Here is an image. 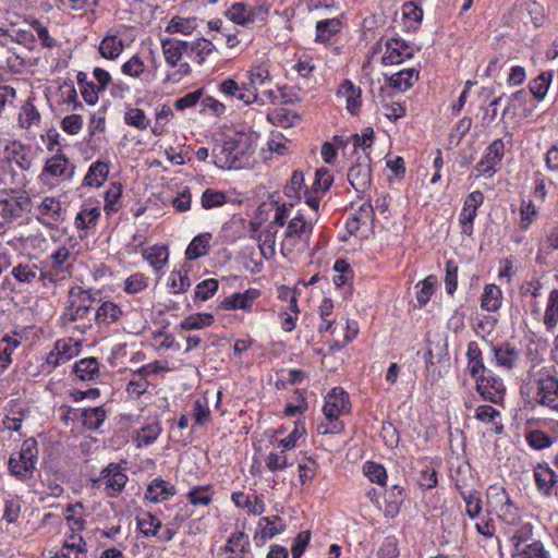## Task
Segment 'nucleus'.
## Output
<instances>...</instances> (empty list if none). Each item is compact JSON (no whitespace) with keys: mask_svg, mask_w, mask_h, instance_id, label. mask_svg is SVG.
<instances>
[{"mask_svg":"<svg viewBox=\"0 0 558 558\" xmlns=\"http://www.w3.org/2000/svg\"><path fill=\"white\" fill-rule=\"evenodd\" d=\"M252 153L251 138L245 134H236L213 149L214 163L220 169H242L248 165Z\"/></svg>","mask_w":558,"mask_h":558,"instance_id":"f257e3e1","label":"nucleus"},{"mask_svg":"<svg viewBox=\"0 0 558 558\" xmlns=\"http://www.w3.org/2000/svg\"><path fill=\"white\" fill-rule=\"evenodd\" d=\"M94 302L95 299L89 291L78 286L72 287L68 293L62 317L69 323L82 320V328H90L94 319Z\"/></svg>","mask_w":558,"mask_h":558,"instance_id":"f03ea898","label":"nucleus"},{"mask_svg":"<svg viewBox=\"0 0 558 558\" xmlns=\"http://www.w3.org/2000/svg\"><path fill=\"white\" fill-rule=\"evenodd\" d=\"M38 458L37 441L35 438H27L23 441L20 452L12 454L9 459V470L19 480H27L33 476Z\"/></svg>","mask_w":558,"mask_h":558,"instance_id":"7ed1b4c3","label":"nucleus"},{"mask_svg":"<svg viewBox=\"0 0 558 558\" xmlns=\"http://www.w3.org/2000/svg\"><path fill=\"white\" fill-rule=\"evenodd\" d=\"M532 389L536 403L550 410H558V378L546 369H541L534 375Z\"/></svg>","mask_w":558,"mask_h":558,"instance_id":"20e7f679","label":"nucleus"},{"mask_svg":"<svg viewBox=\"0 0 558 558\" xmlns=\"http://www.w3.org/2000/svg\"><path fill=\"white\" fill-rule=\"evenodd\" d=\"M32 210V199L26 193L15 190L0 191V216L12 222Z\"/></svg>","mask_w":558,"mask_h":558,"instance_id":"39448f33","label":"nucleus"},{"mask_svg":"<svg viewBox=\"0 0 558 558\" xmlns=\"http://www.w3.org/2000/svg\"><path fill=\"white\" fill-rule=\"evenodd\" d=\"M313 229V222L311 220H305L301 213L291 218L283 233V240L281 244L282 254L286 255V252H293L296 245V240L301 241L305 246H308Z\"/></svg>","mask_w":558,"mask_h":558,"instance_id":"423d86ee","label":"nucleus"},{"mask_svg":"<svg viewBox=\"0 0 558 558\" xmlns=\"http://www.w3.org/2000/svg\"><path fill=\"white\" fill-rule=\"evenodd\" d=\"M96 487L104 486L109 497H117L122 493L128 482V475L119 464L110 463L101 472L99 477L93 480Z\"/></svg>","mask_w":558,"mask_h":558,"instance_id":"0eeeda50","label":"nucleus"},{"mask_svg":"<svg viewBox=\"0 0 558 558\" xmlns=\"http://www.w3.org/2000/svg\"><path fill=\"white\" fill-rule=\"evenodd\" d=\"M70 256L71 253L66 246H61L53 252L46 260L49 269L40 271L41 282L45 284L46 281L57 282L64 279L70 274L71 265L68 264Z\"/></svg>","mask_w":558,"mask_h":558,"instance_id":"6e6552de","label":"nucleus"},{"mask_svg":"<svg viewBox=\"0 0 558 558\" xmlns=\"http://www.w3.org/2000/svg\"><path fill=\"white\" fill-rule=\"evenodd\" d=\"M371 158L367 154L359 156L355 163L349 169L348 181L357 192H364L371 184Z\"/></svg>","mask_w":558,"mask_h":558,"instance_id":"1a4fd4ad","label":"nucleus"},{"mask_svg":"<svg viewBox=\"0 0 558 558\" xmlns=\"http://www.w3.org/2000/svg\"><path fill=\"white\" fill-rule=\"evenodd\" d=\"M476 380V391L483 397V399L490 401L492 403L502 402L506 388L502 380L492 374H481Z\"/></svg>","mask_w":558,"mask_h":558,"instance_id":"9d476101","label":"nucleus"},{"mask_svg":"<svg viewBox=\"0 0 558 558\" xmlns=\"http://www.w3.org/2000/svg\"><path fill=\"white\" fill-rule=\"evenodd\" d=\"M81 351V343L72 338L56 341L53 350L47 355L46 363L53 368L64 364Z\"/></svg>","mask_w":558,"mask_h":558,"instance_id":"9b49d317","label":"nucleus"},{"mask_svg":"<svg viewBox=\"0 0 558 558\" xmlns=\"http://www.w3.org/2000/svg\"><path fill=\"white\" fill-rule=\"evenodd\" d=\"M511 542L513 546L511 558H550L549 553L539 541L527 543L522 535L514 534Z\"/></svg>","mask_w":558,"mask_h":558,"instance_id":"f8f14e48","label":"nucleus"},{"mask_svg":"<svg viewBox=\"0 0 558 558\" xmlns=\"http://www.w3.org/2000/svg\"><path fill=\"white\" fill-rule=\"evenodd\" d=\"M219 89L225 96L235 98L244 105H251L254 102L264 105L262 97H256V95L253 94L254 90L248 89L246 83L239 84L233 78H227L221 82Z\"/></svg>","mask_w":558,"mask_h":558,"instance_id":"ddd939ff","label":"nucleus"},{"mask_svg":"<svg viewBox=\"0 0 558 558\" xmlns=\"http://www.w3.org/2000/svg\"><path fill=\"white\" fill-rule=\"evenodd\" d=\"M350 411L349 396L340 387L333 388L325 399L323 412L326 418L340 416Z\"/></svg>","mask_w":558,"mask_h":558,"instance_id":"4468645a","label":"nucleus"},{"mask_svg":"<svg viewBox=\"0 0 558 558\" xmlns=\"http://www.w3.org/2000/svg\"><path fill=\"white\" fill-rule=\"evenodd\" d=\"M386 51L381 58L384 64H399L414 56V48L400 38H390L386 41Z\"/></svg>","mask_w":558,"mask_h":558,"instance_id":"2eb2a0df","label":"nucleus"},{"mask_svg":"<svg viewBox=\"0 0 558 558\" xmlns=\"http://www.w3.org/2000/svg\"><path fill=\"white\" fill-rule=\"evenodd\" d=\"M284 523L278 515L263 517L257 523L254 541L257 546H263L267 539L284 531Z\"/></svg>","mask_w":558,"mask_h":558,"instance_id":"dca6fc26","label":"nucleus"},{"mask_svg":"<svg viewBox=\"0 0 558 558\" xmlns=\"http://www.w3.org/2000/svg\"><path fill=\"white\" fill-rule=\"evenodd\" d=\"M75 173V166L62 154H58L47 159L43 174L53 178H61L62 180H70Z\"/></svg>","mask_w":558,"mask_h":558,"instance_id":"f3484780","label":"nucleus"},{"mask_svg":"<svg viewBox=\"0 0 558 558\" xmlns=\"http://www.w3.org/2000/svg\"><path fill=\"white\" fill-rule=\"evenodd\" d=\"M534 481L539 494L549 497L553 494L554 486L558 482V475L548 464H537L534 469Z\"/></svg>","mask_w":558,"mask_h":558,"instance_id":"a211bd4d","label":"nucleus"},{"mask_svg":"<svg viewBox=\"0 0 558 558\" xmlns=\"http://www.w3.org/2000/svg\"><path fill=\"white\" fill-rule=\"evenodd\" d=\"M39 215L45 217H37L38 221L49 227L62 220V205L61 202L52 196L45 197L38 206Z\"/></svg>","mask_w":558,"mask_h":558,"instance_id":"6ab92c4d","label":"nucleus"},{"mask_svg":"<svg viewBox=\"0 0 558 558\" xmlns=\"http://www.w3.org/2000/svg\"><path fill=\"white\" fill-rule=\"evenodd\" d=\"M161 48L166 62L170 66H177L183 53L187 54V41L174 38H161Z\"/></svg>","mask_w":558,"mask_h":558,"instance_id":"aec40b11","label":"nucleus"},{"mask_svg":"<svg viewBox=\"0 0 558 558\" xmlns=\"http://www.w3.org/2000/svg\"><path fill=\"white\" fill-rule=\"evenodd\" d=\"M175 494L177 489L173 485L162 478H155L147 486L145 497L151 502H162L169 500Z\"/></svg>","mask_w":558,"mask_h":558,"instance_id":"412c9836","label":"nucleus"},{"mask_svg":"<svg viewBox=\"0 0 558 558\" xmlns=\"http://www.w3.org/2000/svg\"><path fill=\"white\" fill-rule=\"evenodd\" d=\"M497 366L510 371L519 360V351L509 342L492 348Z\"/></svg>","mask_w":558,"mask_h":558,"instance_id":"4be33fe9","label":"nucleus"},{"mask_svg":"<svg viewBox=\"0 0 558 558\" xmlns=\"http://www.w3.org/2000/svg\"><path fill=\"white\" fill-rule=\"evenodd\" d=\"M361 88L356 87L351 81H345L338 89V96L344 98L347 110L356 114L361 108Z\"/></svg>","mask_w":558,"mask_h":558,"instance_id":"5701e85b","label":"nucleus"},{"mask_svg":"<svg viewBox=\"0 0 558 558\" xmlns=\"http://www.w3.org/2000/svg\"><path fill=\"white\" fill-rule=\"evenodd\" d=\"M466 359H468V371L470 375L477 379L481 374L486 373V367L483 361L482 351L475 341H471L468 344L466 350Z\"/></svg>","mask_w":558,"mask_h":558,"instance_id":"b1692460","label":"nucleus"},{"mask_svg":"<svg viewBox=\"0 0 558 558\" xmlns=\"http://www.w3.org/2000/svg\"><path fill=\"white\" fill-rule=\"evenodd\" d=\"M73 373L82 381H92L99 376V362L96 357H85L74 364Z\"/></svg>","mask_w":558,"mask_h":558,"instance_id":"393cba45","label":"nucleus"},{"mask_svg":"<svg viewBox=\"0 0 558 558\" xmlns=\"http://www.w3.org/2000/svg\"><path fill=\"white\" fill-rule=\"evenodd\" d=\"M417 80L418 71L413 68L401 70L387 78L389 86L400 92L411 88Z\"/></svg>","mask_w":558,"mask_h":558,"instance_id":"a878e982","label":"nucleus"},{"mask_svg":"<svg viewBox=\"0 0 558 558\" xmlns=\"http://www.w3.org/2000/svg\"><path fill=\"white\" fill-rule=\"evenodd\" d=\"M19 125L22 129L31 130L40 125L41 117L34 106L32 99H27L21 107L19 112Z\"/></svg>","mask_w":558,"mask_h":558,"instance_id":"bb28decb","label":"nucleus"},{"mask_svg":"<svg viewBox=\"0 0 558 558\" xmlns=\"http://www.w3.org/2000/svg\"><path fill=\"white\" fill-rule=\"evenodd\" d=\"M211 233L205 232L196 235L189 244L185 251L187 260H195L208 254L210 247Z\"/></svg>","mask_w":558,"mask_h":558,"instance_id":"cd10ccee","label":"nucleus"},{"mask_svg":"<svg viewBox=\"0 0 558 558\" xmlns=\"http://www.w3.org/2000/svg\"><path fill=\"white\" fill-rule=\"evenodd\" d=\"M259 296V291L256 289L246 290L244 293H235L227 298L223 306L227 310H250L253 302Z\"/></svg>","mask_w":558,"mask_h":558,"instance_id":"c85d7f7f","label":"nucleus"},{"mask_svg":"<svg viewBox=\"0 0 558 558\" xmlns=\"http://www.w3.org/2000/svg\"><path fill=\"white\" fill-rule=\"evenodd\" d=\"M475 418L492 426V430L500 434L504 430L502 424L498 421L500 412L488 404H481L475 409Z\"/></svg>","mask_w":558,"mask_h":558,"instance_id":"c756f323","label":"nucleus"},{"mask_svg":"<svg viewBox=\"0 0 558 558\" xmlns=\"http://www.w3.org/2000/svg\"><path fill=\"white\" fill-rule=\"evenodd\" d=\"M41 269L36 264H19L13 267L11 274L13 278L22 284H32L35 281H41Z\"/></svg>","mask_w":558,"mask_h":558,"instance_id":"7c9ffc66","label":"nucleus"},{"mask_svg":"<svg viewBox=\"0 0 558 558\" xmlns=\"http://www.w3.org/2000/svg\"><path fill=\"white\" fill-rule=\"evenodd\" d=\"M121 316L122 310L110 301L104 302L94 313V319L107 326L117 323Z\"/></svg>","mask_w":558,"mask_h":558,"instance_id":"2f4dec72","label":"nucleus"},{"mask_svg":"<svg viewBox=\"0 0 558 558\" xmlns=\"http://www.w3.org/2000/svg\"><path fill=\"white\" fill-rule=\"evenodd\" d=\"M80 417L87 429L97 430L106 421L107 411L104 407L88 408L81 411Z\"/></svg>","mask_w":558,"mask_h":558,"instance_id":"473e14b6","label":"nucleus"},{"mask_svg":"<svg viewBox=\"0 0 558 558\" xmlns=\"http://www.w3.org/2000/svg\"><path fill=\"white\" fill-rule=\"evenodd\" d=\"M214 50L215 46L213 43L205 38L187 41V56L193 58L198 64H202Z\"/></svg>","mask_w":558,"mask_h":558,"instance_id":"72a5a7b5","label":"nucleus"},{"mask_svg":"<svg viewBox=\"0 0 558 558\" xmlns=\"http://www.w3.org/2000/svg\"><path fill=\"white\" fill-rule=\"evenodd\" d=\"M270 83V74L266 65H256L248 71V89H253L256 97L259 96V89Z\"/></svg>","mask_w":558,"mask_h":558,"instance_id":"f704fd0d","label":"nucleus"},{"mask_svg":"<svg viewBox=\"0 0 558 558\" xmlns=\"http://www.w3.org/2000/svg\"><path fill=\"white\" fill-rule=\"evenodd\" d=\"M108 173V165L97 160L90 165L84 178V184L92 187H99L106 181Z\"/></svg>","mask_w":558,"mask_h":558,"instance_id":"c9c22d12","label":"nucleus"},{"mask_svg":"<svg viewBox=\"0 0 558 558\" xmlns=\"http://www.w3.org/2000/svg\"><path fill=\"white\" fill-rule=\"evenodd\" d=\"M502 293L498 286L486 284L481 299V307L488 312H496L501 305Z\"/></svg>","mask_w":558,"mask_h":558,"instance_id":"e433bc0d","label":"nucleus"},{"mask_svg":"<svg viewBox=\"0 0 558 558\" xmlns=\"http://www.w3.org/2000/svg\"><path fill=\"white\" fill-rule=\"evenodd\" d=\"M161 430L160 423L155 421L136 430L134 441L137 447H147L158 438Z\"/></svg>","mask_w":558,"mask_h":558,"instance_id":"4c0bfd02","label":"nucleus"},{"mask_svg":"<svg viewBox=\"0 0 558 558\" xmlns=\"http://www.w3.org/2000/svg\"><path fill=\"white\" fill-rule=\"evenodd\" d=\"M86 553V542L81 535L71 534L64 542L61 553L58 557L78 558V555Z\"/></svg>","mask_w":558,"mask_h":558,"instance_id":"58836bf2","label":"nucleus"},{"mask_svg":"<svg viewBox=\"0 0 558 558\" xmlns=\"http://www.w3.org/2000/svg\"><path fill=\"white\" fill-rule=\"evenodd\" d=\"M168 250L162 245H155L148 250L143 251V257L148 264L159 271L168 262Z\"/></svg>","mask_w":558,"mask_h":558,"instance_id":"ea45409f","label":"nucleus"},{"mask_svg":"<svg viewBox=\"0 0 558 558\" xmlns=\"http://www.w3.org/2000/svg\"><path fill=\"white\" fill-rule=\"evenodd\" d=\"M136 524L145 536L157 535L161 527V521L147 511H143L136 515Z\"/></svg>","mask_w":558,"mask_h":558,"instance_id":"a19ab883","label":"nucleus"},{"mask_svg":"<svg viewBox=\"0 0 558 558\" xmlns=\"http://www.w3.org/2000/svg\"><path fill=\"white\" fill-rule=\"evenodd\" d=\"M456 487L459 490L461 497L463 498V500L465 502L466 514L471 519L476 518L482 511V500H481L480 493L476 490H473V489L470 492H464V490H462L459 483H456Z\"/></svg>","mask_w":558,"mask_h":558,"instance_id":"79ce46f5","label":"nucleus"},{"mask_svg":"<svg viewBox=\"0 0 558 558\" xmlns=\"http://www.w3.org/2000/svg\"><path fill=\"white\" fill-rule=\"evenodd\" d=\"M231 499L236 507L246 508L253 514H260L264 512L265 506L258 496H254V500H252L251 497L246 496L243 492H234Z\"/></svg>","mask_w":558,"mask_h":558,"instance_id":"37998d69","label":"nucleus"},{"mask_svg":"<svg viewBox=\"0 0 558 558\" xmlns=\"http://www.w3.org/2000/svg\"><path fill=\"white\" fill-rule=\"evenodd\" d=\"M123 41L117 36H106L99 46L100 54L109 60H116L123 50Z\"/></svg>","mask_w":558,"mask_h":558,"instance_id":"c03bdc74","label":"nucleus"},{"mask_svg":"<svg viewBox=\"0 0 558 558\" xmlns=\"http://www.w3.org/2000/svg\"><path fill=\"white\" fill-rule=\"evenodd\" d=\"M341 22L338 19H327L318 21L316 24V40L320 43L328 41L340 31Z\"/></svg>","mask_w":558,"mask_h":558,"instance_id":"a18cd8bd","label":"nucleus"},{"mask_svg":"<svg viewBox=\"0 0 558 558\" xmlns=\"http://www.w3.org/2000/svg\"><path fill=\"white\" fill-rule=\"evenodd\" d=\"M99 216H100V210L98 207H84L76 215V217L74 219V226L78 230L89 229V228L96 226Z\"/></svg>","mask_w":558,"mask_h":558,"instance_id":"49530a36","label":"nucleus"},{"mask_svg":"<svg viewBox=\"0 0 558 558\" xmlns=\"http://www.w3.org/2000/svg\"><path fill=\"white\" fill-rule=\"evenodd\" d=\"M76 78L85 102L87 105H95L98 101L96 84L87 80V74L85 72H78Z\"/></svg>","mask_w":558,"mask_h":558,"instance_id":"de8ad7c7","label":"nucleus"},{"mask_svg":"<svg viewBox=\"0 0 558 558\" xmlns=\"http://www.w3.org/2000/svg\"><path fill=\"white\" fill-rule=\"evenodd\" d=\"M122 185L111 183L105 192V210L107 214L117 213L121 207Z\"/></svg>","mask_w":558,"mask_h":558,"instance_id":"09e8293b","label":"nucleus"},{"mask_svg":"<svg viewBox=\"0 0 558 558\" xmlns=\"http://www.w3.org/2000/svg\"><path fill=\"white\" fill-rule=\"evenodd\" d=\"M551 77L553 74L550 72L542 73L529 83V93L538 100L544 99L547 94Z\"/></svg>","mask_w":558,"mask_h":558,"instance_id":"8fccbe9b","label":"nucleus"},{"mask_svg":"<svg viewBox=\"0 0 558 558\" xmlns=\"http://www.w3.org/2000/svg\"><path fill=\"white\" fill-rule=\"evenodd\" d=\"M544 324L547 329H553L558 324V290L554 289L549 292Z\"/></svg>","mask_w":558,"mask_h":558,"instance_id":"3c124183","label":"nucleus"},{"mask_svg":"<svg viewBox=\"0 0 558 558\" xmlns=\"http://www.w3.org/2000/svg\"><path fill=\"white\" fill-rule=\"evenodd\" d=\"M170 292L178 294L183 293L191 287V280L187 276L186 270H173L171 271L168 280Z\"/></svg>","mask_w":558,"mask_h":558,"instance_id":"603ef678","label":"nucleus"},{"mask_svg":"<svg viewBox=\"0 0 558 558\" xmlns=\"http://www.w3.org/2000/svg\"><path fill=\"white\" fill-rule=\"evenodd\" d=\"M214 322V317L209 313H196L184 318L180 327L183 330L201 329L206 326H210Z\"/></svg>","mask_w":558,"mask_h":558,"instance_id":"864d4df0","label":"nucleus"},{"mask_svg":"<svg viewBox=\"0 0 558 558\" xmlns=\"http://www.w3.org/2000/svg\"><path fill=\"white\" fill-rule=\"evenodd\" d=\"M124 122L141 131L146 130L150 124V120L146 117L144 110L140 108H128L124 113Z\"/></svg>","mask_w":558,"mask_h":558,"instance_id":"5fc2aeb1","label":"nucleus"},{"mask_svg":"<svg viewBox=\"0 0 558 558\" xmlns=\"http://www.w3.org/2000/svg\"><path fill=\"white\" fill-rule=\"evenodd\" d=\"M196 27V19L195 17H181L173 16L168 26L166 27L167 33H181L184 35L191 34L193 29Z\"/></svg>","mask_w":558,"mask_h":558,"instance_id":"6e6d98bb","label":"nucleus"},{"mask_svg":"<svg viewBox=\"0 0 558 558\" xmlns=\"http://www.w3.org/2000/svg\"><path fill=\"white\" fill-rule=\"evenodd\" d=\"M77 509H83L81 502L69 505L65 509V520L72 532L83 531L85 529V520L82 518L81 513L77 512Z\"/></svg>","mask_w":558,"mask_h":558,"instance_id":"4d7b16f0","label":"nucleus"},{"mask_svg":"<svg viewBox=\"0 0 558 558\" xmlns=\"http://www.w3.org/2000/svg\"><path fill=\"white\" fill-rule=\"evenodd\" d=\"M527 444L535 450H543L550 447L555 439L539 429L531 430L526 434Z\"/></svg>","mask_w":558,"mask_h":558,"instance_id":"13d9d810","label":"nucleus"},{"mask_svg":"<svg viewBox=\"0 0 558 558\" xmlns=\"http://www.w3.org/2000/svg\"><path fill=\"white\" fill-rule=\"evenodd\" d=\"M551 250H558V222L548 231L545 242L538 246L537 263H543V255L548 254Z\"/></svg>","mask_w":558,"mask_h":558,"instance_id":"bf43d9fd","label":"nucleus"},{"mask_svg":"<svg viewBox=\"0 0 558 558\" xmlns=\"http://www.w3.org/2000/svg\"><path fill=\"white\" fill-rule=\"evenodd\" d=\"M333 182V177L327 168H319L315 173V181L312 190L315 194H323L329 190Z\"/></svg>","mask_w":558,"mask_h":558,"instance_id":"052dcab7","label":"nucleus"},{"mask_svg":"<svg viewBox=\"0 0 558 558\" xmlns=\"http://www.w3.org/2000/svg\"><path fill=\"white\" fill-rule=\"evenodd\" d=\"M227 15L231 21L234 23L242 25V26H248L251 25V22L248 21L250 14H248V4L236 2L232 4Z\"/></svg>","mask_w":558,"mask_h":558,"instance_id":"680f3d73","label":"nucleus"},{"mask_svg":"<svg viewBox=\"0 0 558 558\" xmlns=\"http://www.w3.org/2000/svg\"><path fill=\"white\" fill-rule=\"evenodd\" d=\"M364 474L367 478L380 486H384L387 481V473L383 465L368 461L363 466Z\"/></svg>","mask_w":558,"mask_h":558,"instance_id":"e2e57ef3","label":"nucleus"},{"mask_svg":"<svg viewBox=\"0 0 558 558\" xmlns=\"http://www.w3.org/2000/svg\"><path fill=\"white\" fill-rule=\"evenodd\" d=\"M537 209L532 201H522L520 206V229L526 231L537 217Z\"/></svg>","mask_w":558,"mask_h":558,"instance_id":"0e129e2a","label":"nucleus"},{"mask_svg":"<svg viewBox=\"0 0 558 558\" xmlns=\"http://www.w3.org/2000/svg\"><path fill=\"white\" fill-rule=\"evenodd\" d=\"M421 286L420 290L416 292V300L418 305L422 307L428 303L430 296L435 292L436 288V278L433 276L426 277L423 281H421L417 287Z\"/></svg>","mask_w":558,"mask_h":558,"instance_id":"69168bd1","label":"nucleus"},{"mask_svg":"<svg viewBox=\"0 0 558 558\" xmlns=\"http://www.w3.org/2000/svg\"><path fill=\"white\" fill-rule=\"evenodd\" d=\"M187 498L193 506H208L211 500V494H209V486H195L189 494Z\"/></svg>","mask_w":558,"mask_h":558,"instance_id":"338daca9","label":"nucleus"},{"mask_svg":"<svg viewBox=\"0 0 558 558\" xmlns=\"http://www.w3.org/2000/svg\"><path fill=\"white\" fill-rule=\"evenodd\" d=\"M226 199L227 197L222 192L207 189L202 195L201 203L203 208L211 209L222 206Z\"/></svg>","mask_w":558,"mask_h":558,"instance_id":"774afa93","label":"nucleus"}]
</instances>
